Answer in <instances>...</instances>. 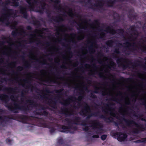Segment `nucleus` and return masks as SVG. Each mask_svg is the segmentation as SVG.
<instances>
[{
  "label": "nucleus",
  "mask_w": 146,
  "mask_h": 146,
  "mask_svg": "<svg viewBox=\"0 0 146 146\" xmlns=\"http://www.w3.org/2000/svg\"><path fill=\"white\" fill-rule=\"evenodd\" d=\"M86 70H88V72L90 75L93 76L97 73L98 70L95 68L92 69L90 65L85 64L84 67L83 66L78 68L76 77L68 81L67 83L70 87L75 89L74 96L70 97L66 100H65L62 95L63 89L57 90L56 92V96H52L48 92L41 91L40 94L37 95V97L39 100H43V102L48 104L54 108L56 107V104L57 102H60L65 106H69L71 108H68L66 107L62 110L63 114L65 115H69L74 114V111L73 108H78L82 106V108L80 113L82 115H88L87 118H89L93 115H97V114L92 113L90 108L86 103L84 102L81 104V100L83 98L86 92H88V85L92 84L91 80H88L87 78L83 76V74Z\"/></svg>",
  "instance_id": "obj_1"
},
{
  "label": "nucleus",
  "mask_w": 146,
  "mask_h": 146,
  "mask_svg": "<svg viewBox=\"0 0 146 146\" xmlns=\"http://www.w3.org/2000/svg\"><path fill=\"white\" fill-rule=\"evenodd\" d=\"M95 89L94 93L101 92L102 95H106L108 97L107 99L109 100L108 103L103 104L101 106L106 114L116 117L119 120L120 123L125 124L133 133H137L140 129L143 130L145 129L146 121L144 119L142 118L141 120L144 121L145 125L138 124L132 120L125 118V117L127 115L131 117L133 116L139 118L141 115H138L127 106L130 103V99L128 96H123L121 92L117 90L115 83L107 86L98 84L95 86Z\"/></svg>",
  "instance_id": "obj_2"
},
{
  "label": "nucleus",
  "mask_w": 146,
  "mask_h": 146,
  "mask_svg": "<svg viewBox=\"0 0 146 146\" xmlns=\"http://www.w3.org/2000/svg\"><path fill=\"white\" fill-rule=\"evenodd\" d=\"M111 26H108L106 28V29L104 30V31L112 35L117 34L121 35L123 37L124 40L126 42L123 44L119 43L117 45L118 47L121 46L123 47L125 50H128L131 52L136 51L138 49L142 52L146 53V45L144 46L140 44L138 46H137L135 45V42L131 43L129 42L134 41L136 38H135L132 34H131V36L127 38H126L124 35V30L123 29H115L111 28Z\"/></svg>",
  "instance_id": "obj_3"
},
{
  "label": "nucleus",
  "mask_w": 146,
  "mask_h": 146,
  "mask_svg": "<svg viewBox=\"0 0 146 146\" xmlns=\"http://www.w3.org/2000/svg\"><path fill=\"white\" fill-rule=\"evenodd\" d=\"M80 119L77 117H74L72 119H69L68 117L65 119V123L67 124L68 126L63 125L62 126V128L63 130L61 131L62 132L65 133L68 132V130L71 128L72 125L73 123L76 124H81L83 126V129L85 131H87L90 128H92L96 130L97 133L100 134L102 132V126L99 122L96 120L90 121L88 124L85 122L80 123Z\"/></svg>",
  "instance_id": "obj_4"
},
{
  "label": "nucleus",
  "mask_w": 146,
  "mask_h": 146,
  "mask_svg": "<svg viewBox=\"0 0 146 146\" xmlns=\"http://www.w3.org/2000/svg\"><path fill=\"white\" fill-rule=\"evenodd\" d=\"M138 76L141 80V82L134 89H131L132 98L134 102L136 99H139L146 109V74L138 73Z\"/></svg>",
  "instance_id": "obj_5"
},
{
  "label": "nucleus",
  "mask_w": 146,
  "mask_h": 146,
  "mask_svg": "<svg viewBox=\"0 0 146 146\" xmlns=\"http://www.w3.org/2000/svg\"><path fill=\"white\" fill-rule=\"evenodd\" d=\"M98 57L99 58L98 59V62L101 65L100 74L101 76H104L111 80L113 76L110 73V70L114 69L115 63L111 59L107 57L104 56H98Z\"/></svg>",
  "instance_id": "obj_6"
},
{
  "label": "nucleus",
  "mask_w": 146,
  "mask_h": 146,
  "mask_svg": "<svg viewBox=\"0 0 146 146\" xmlns=\"http://www.w3.org/2000/svg\"><path fill=\"white\" fill-rule=\"evenodd\" d=\"M33 76L28 74L25 79H23L19 76L17 75L14 78V81L18 83L19 85H21L25 88V92L26 93L28 90L32 91L34 90V88L31 83Z\"/></svg>",
  "instance_id": "obj_7"
},
{
  "label": "nucleus",
  "mask_w": 146,
  "mask_h": 146,
  "mask_svg": "<svg viewBox=\"0 0 146 146\" xmlns=\"http://www.w3.org/2000/svg\"><path fill=\"white\" fill-rule=\"evenodd\" d=\"M11 1L10 0H7V1L5 3V5L4 6L2 10L5 12L2 14V18H0V22L4 23L7 26H9L11 23L9 21V18L11 17L14 14V11L13 9H9L7 8L6 5L10 4Z\"/></svg>",
  "instance_id": "obj_8"
},
{
  "label": "nucleus",
  "mask_w": 146,
  "mask_h": 146,
  "mask_svg": "<svg viewBox=\"0 0 146 146\" xmlns=\"http://www.w3.org/2000/svg\"><path fill=\"white\" fill-rule=\"evenodd\" d=\"M43 56L41 57V58L40 59H38L37 61L38 63L40 64H49L48 62H50L51 63L52 62V58H48V56L49 55H42Z\"/></svg>",
  "instance_id": "obj_9"
},
{
  "label": "nucleus",
  "mask_w": 146,
  "mask_h": 146,
  "mask_svg": "<svg viewBox=\"0 0 146 146\" xmlns=\"http://www.w3.org/2000/svg\"><path fill=\"white\" fill-rule=\"evenodd\" d=\"M46 13L47 15V17L48 18H50L53 20L55 22L58 23H60V22L64 21L63 18L60 16L56 17L55 19L53 18V16L51 17V13L50 11L49 10H47L46 11Z\"/></svg>",
  "instance_id": "obj_10"
},
{
  "label": "nucleus",
  "mask_w": 146,
  "mask_h": 146,
  "mask_svg": "<svg viewBox=\"0 0 146 146\" xmlns=\"http://www.w3.org/2000/svg\"><path fill=\"white\" fill-rule=\"evenodd\" d=\"M117 61V63H118L119 64L123 66L124 68L128 67L129 65L131 63L127 59H123L121 58H118Z\"/></svg>",
  "instance_id": "obj_11"
},
{
  "label": "nucleus",
  "mask_w": 146,
  "mask_h": 146,
  "mask_svg": "<svg viewBox=\"0 0 146 146\" xmlns=\"http://www.w3.org/2000/svg\"><path fill=\"white\" fill-rule=\"evenodd\" d=\"M88 44H90V45L88 46V50L89 52H94V48H96L98 45L95 40H90L88 41Z\"/></svg>",
  "instance_id": "obj_12"
},
{
  "label": "nucleus",
  "mask_w": 146,
  "mask_h": 146,
  "mask_svg": "<svg viewBox=\"0 0 146 146\" xmlns=\"http://www.w3.org/2000/svg\"><path fill=\"white\" fill-rule=\"evenodd\" d=\"M115 135L117 137V139L119 141H127V135L124 133L121 132H116Z\"/></svg>",
  "instance_id": "obj_13"
},
{
  "label": "nucleus",
  "mask_w": 146,
  "mask_h": 146,
  "mask_svg": "<svg viewBox=\"0 0 146 146\" xmlns=\"http://www.w3.org/2000/svg\"><path fill=\"white\" fill-rule=\"evenodd\" d=\"M19 9L20 13L23 15V17L24 19H27L28 15L27 11V8L22 6H20Z\"/></svg>",
  "instance_id": "obj_14"
},
{
  "label": "nucleus",
  "mask_w": 146,
  "mask_h": 146,
  "mask_svg": "<svg viewBox=\"0 0 146 146\" xmlns=\"http://www.w3.org/2000/svg\"><path fill=\"white\" fill-rule=\"evenodd\" d=\"M41 75L42 77H45L46 78V80L48 82L50 81L54 83H56L57 82V78L52 77L50 75H46L45 72H44L43 73H41Z\"/></svg>",
  "instance_id": "obj_15"
},
{
  "label": "nucleus",
  "mask_w": 146,
  "mask_h": 146,
  "mask_svg": "<svg viewBox=\"0 0 146 146\" xmlns=\"http://www.w3.org/2000/svg\"><path fill=\"white\" fill-rule=\"evenodd\" d=\"M9 40L7 41L6 42L9 43V46L10 48H12V46H15V49L16 50H19V47L22 46H24V45L21 44L20 42L19 43V45H16L15 43L12 41V39L11 38H9Z\"/></svg>",
  "instance_id": "obj_16"
},
{
  "label": "nucleus",
  "mask_w": 146,
  "mask_h": 146,
  "mask_svg": "<svg viewBox=\"0 0 146 146\" xmlns=\"http://www.w3.org/2000/svg\"><path fill=\"white\" fill-rule=\"evenodd\" d=\"M50 1L54 3L55 5L54 6L55 9L60 10V11H61V9L63 10H64V9L62 7L61 4H60L58 6L57 5L60 4V3L61 2L60 0H50Z\"/></svg>",
  "instance_id": "obj_17"
},
{
  "label": "nucleus",
  "mask_w": 146,
  "mask_h": 146,
  "mask_svg": "<svg viewBox=\"0 0 146 146\" xmlns=\"http://www.w3.org/2000/svg\"><path fill=\"white\" fill-rule=\"evenodd\" d=\"M40 6H39L38 7V8H39V9L37 8L36 9V11L37 12L40 13H44V10L45 9L46 4L44 2H40Z\"/></svg>",
  "instance_id": "obj_18"
},
{
  "label": "nucleus",
  "mask_w": 146,
  "mask_h": 146,
  "mask_svg": "<svg viewBox=\"0 0 146 146\" xmlns=\"http://www.w3.org/2000/svg\"><path fill=\"white\" fill-rule=\"evenodd\" d=\"M134 12V10L133 9H131L128 11L127 16L130 20H133L135 19L136 16L133 14Z\"/></svg>",
  "instance_id": "obj_19"
},
{
  "label": "nucleus",
  "mask_w": 146,
  "mask_h": 146,
  "mask_svg": "<svg viewBox=\"0 0 146 146\" xmlns=\"http://www.w3.org/2000/svg\"><path fill=\"white\" fill-rule=\"evenodd\" d=\"M130 30L132 32L133 34L137 37L139 35V33L137 30L135 25H132L130 27Z\"/></svg>",
  "instance_id": "obj_20"
},
{
  "label": "nucleus",
  "mask_w": 146,
  "mask_h": 146,
  "mask_svg": "<svg viewBox=\"0 0 146 146\" xmlns=\"http://www.w3.org/2000/svg\"><path fill=\"white\" fill-rule=\"evenodd\" d=\"M0 99L3 101L5 103L9 100V98L7 95L0 94Z\"/></svg>",
  "instance_id": "obj_21"
},
{
  "label": "nucleus",
  "mask_w": 146,
  "mask_h": 146,
  "mask_svg": "<svg viewBox=\"0 0 146 146\" xmlns=\"http://www.w3.org/2000/svg\"><path fill=\"white\" fill-rule=\"evenodd\" d=\"M117 0H107L106 4L108 7H112L113 6L114 4L117 2Z\"/></svg>",
  "instance_id": "obj_22"
},
{
  "label": "nucleus",
  "mask_w": 146,
  "mask_h": 146,
  "mask_svg": "<svg viewBox=\"0 0 146 146\" xmlns=\"http://www.w3.org/2000/svg\"><path fill=\"white\" fill-rule=\"evenodd\" d=\"M114 43L115 42L112 40H108L105 42L106 45L110 47H112Z\"/></svg>",
  "instance_id": "obj_23"
},
{
  "label": "nucleus",
  "mask_w": 146,
  "mask_h": 146,
  "mask_svg": "<svg viewBox=\"0 0 146 146\" xmlns=\"http://www.w3.org/2000/svg\"><path fill=\"white\" fill-rule=\"evenodd\" d=\"M99 1V2H98L96 4H95L94 6L102 9L104 5V3H103V1L100 0Z\"/></svg>",
  "instance_id": "obj_24"
},
{
  "label": "nucleus",
  "mask_w": 146,
  "mask_h": 146,
  "mask_svg": "<svg viewBox=\"0 0 146 146\" xmlns=\"http://www.w3.org/2000/svg\"><path fill=\"white\" fill-rule=\"evenodd\" d=\"M98 30L99 31L101 32L99 35V38L102 39H104L106 37V33L102 32V29H98Z\"/></svg>",
  "instance_id": "obj_25"
},
{
  "label": "nucleus",
  "mask_w": 146,
  "mask_h": 146,
  "mask_svg": "<svg viewBox=\"0 0 146 146\" xmlns=\"http://www.w3.org/2000/svg\"><path fill=\"white\" fill-rule=\"evenodd\" d=\"M10 3L12 4L11 5L14 7H17L19 5V0H12V1Z\"/></svg>",
  "instance_id": "obj_26"
},
{
  "label": "nucleus",
  "mask_w": 146,
  "mask_h": 146,
  "mask_svg": "<svg viewBox=\"0 0 146 146\" xmlns=\"http://www.w3.org/2000/svg\"><path fill=\"white\" fill-rule=\"evenodd\" d=\"M31 23L33 24L34 25L40 27L41 25L40 22L37 20H33Z\"/></svg>",
  "instance_id": "obj_27"
},
{
  "label": "nucleus",
  "mask_w": 146,
  "mask_h": 146,
  "mask_svg": "<svg viewBox=\"0 0 146 146\" xmlns=\"http://www.w3.org/2000/svg\"><path fill=\"white\" fill-rule=\"evenodd\" d=\"M26 2L30 5L29 8L33 11L34 9V7L33 4L31 2V0H26Z\"/></svg>",
  "instance_id": "obj_28"
},
{
  "label": "nucleus",
  "mask_w": 146,
  "mask_h": 146,
  "mask_svg": "<svg viewBox=\"0 0 146 146\" xmlns=\"http://www.w3.org/2000/svg\"><path fill=\"white\" fill-rule=\"evenodd\" d=\"M19 34V33L18 32V29H16V30H13L11 32L12 35L14 37L16 36Z\"/></svg>",
  "instance_id": "obj_29"
},
{
  "label": "nucleus",
  "mask_w": 146,
  "mask_h": 146,
  "mask_svg": "<svg viewBox=\"0 0 146 146\" xmlns=\"http://www.w3.org/2000/svg\"><path fill=\"white\" fill-rule=\"evenodd\" d=\"M26 29L27 30H29L30 32L33 33H36L38 31L37 30H36L35 31H32V28L30 26H28L26 27Z\"/></svg>",
  "instance_id": "obj_30"
},
{
  "label": "nucleus",
  "mask_w": 146,
  "mask_h": 146,
  "mask_svg": "<svg viewBox=\"0 0 146 146\" xmlns=\"http://www.w3.org/2000/svg\"><path fill=\"white\" fill-rule=\"evenodd\" d=\"M32 42L35 43L37 45H38V44H41L42 43V41L40 40V39H35L34 41H33Z\"/></svg>",
  "instance_id": "obj_31"
},
{
  "label": "nucleus",
  "mask_w": 146,
  "mask_h": 146,
  "mask_svg": "<svg viewBox=\"0 0 146 146\" xmlns=\"http://www.w3.org/2000/svg\"><path fill=\"white\" fill-rule=\"evenodd\" d=\"M64 44H65V43H63L62 44V45L63 46H64L66 50H71V47L68 44H66V46H64Z\"/></svg>",
  "instance_id": "obj_32"
},
{
  "label": "nucleus",
  "mask_w": 146,
  "mask_h": 146,
  "mask_svg": "<svg viewBox=\"0 0 146 146\" xmlns=\"http://www.w3.org/2000/svg\"><path fill=\"white\" fill-rule=\"evenodd\" d=\"M51 44V43L50 42L48 41H46V42L44 43V44L46 45V46L45 47L44 49L45 50H47V47L49 46Z\"/></svg>",
  "instance_id": "obj_33"
},
{
  "label": "nucleus",
  "mask_w": 146,
  "mask_h": 146,
  "mask_svg": "<svg viewBox=\"0 0 146 146\" xmlns=\"http://www.w3.org/2000/svg\"><path fill=\"white\" fill-rule=\"evenodd\" d=\"M92 135H90L88 137L89 138H90L91 140H92V138H98L99 137V136L98 135H94L93 136H92Z\"/></svg>",
  "instance_id": "obj_34"
},
{
  "label": "nucleus",
  "mask_w": 146,
  "mask_h": 146,
  "mask_svg": "<svg viewBox=\"0 0 146 146\" xmlns=\"http://www.w3.org/2000/svg\"><path fill=\"white\" fill-rule=\"evenodd\" d=\"M16 22L15 21L13 23L14 25H11L10 26V27L11 29H13V30H16V29H17L15 27V25H17V23H16Z\"/></svg>",
  "instance_id": "obj_35"
},
{
  "label": "nucleus",
  "mask_w": 146,
  "mask_h": 146,
  "mask_svg": "<svg viewBox=\"0 0 146 146\" xmlns=\"http://www.w3.org/2000/svg\"><path fill=\"white\" fill-rule=\"evenodd\" d=\"M16 63L15 62H13L9 64V66L11 68L15 67L16 66Z\"/></svg>",
  "instance_id": "obj_36"
},
{
  "label": "nucleus",
  "mask_w": 146,
  "mask_h": 146,
  "mask_svg": "<svg viewBox=\"0 0 146 146\" xmlns=\"http://www.w3.org/2000/svg\"><path fill=\"white\" fill-rule=\"evenodd\" d=\"M94 24L96 25L99 26L100 24V22L99 21L98 19H95L94 20V22L93 23Z\"/></svg>",
  "instance_id": "obj_37"
},
{
  "label": "nucleus",
  "mask_w": 146,
  "mask_h": 146,
  "mask_svg": "<svg viewBox=\"0 0 146 146\" xmlns=\"http://www.w3.org/2000/svg\"><path fill=\"white\" fill-rule=\"evenodd\" d=\"M78 64V63L77 61L75 62H74L71 63V64L74 67H76L77 66Z\"/></svg>",
  "instance_id": "obj_38"
},
{
  "label": "nucleus",
  "mask_w": 146,
  "mask_h": 146,
  "mask_svg": "<svg viewBox=\"0 0 146 146\" xmlns=\"http://www.w3.org/2000/svg\"><path fill=\"white\" fill-rule=\"evenodd\" d=\"M54 62L56 63L59 64L60 62V59L58 57L57 58H54Z\"/></svg>",
  "instance_id": "obj_39"
},
{
  "label": "nucleus",
  "mask_w": 146,
  "mask_h": 146,
  "mask_svg": "<svg viewBox=\"0 0 146 146\" xmlns=\"http://www.w3.org/2000/svg\"><path fill=\"white\" fill-rule=\"evenodd\" d=\"M117 19V22H119L120 21V16L119 15H118L117 16V17L116 18H115L114 17V19Z\"/></svg>",
  "instance_id": "obj_40"
},
{
  "label": "nucleus",
  "mask_w": 146,
  "mask_h": 146,
  "mask_svg": "<svg viewBox=\"0 0 146 146\" xmlns=\"http://www.w3.org/2000/svg\"><path fill=\"white\" fill-rule=\"evenodd\" d=\"M69 11H70V12H69L68 13L69 16L71 17L74 16V14L72 12V9H69Z\"/></svg>",
  "instance_id": "obj_41"
},
{
  "label": "nucleus",
  "mask_w": 146,
  "mask_h": 146,
  "mask_svg": "<svg viewBox=\"0 0 146 146\" xmlns=\"http://www.w3.org/2000/svg\"><path fill=\"white\" fill-rule=\"evenodd\" d=\"M119 48L117 47L115 48L114 50V52L116 54H118L119 53Z\"/></svg>",
  "instance_id": "obj_42"
},
{
  "label": "nucleus",
  "mask_w": 146,
  "mask_h": 146,
  "mask_svg": "<svg viewBox=\"0 0 146 146\" xmlns=\"http://www.w3.org/2000/svg\"><path fill=\"white\" fill-rule=\"evenodd\" d=\"M106 137L107 135H103L101 137V139L102 140H104L106 139Z\"/></svg>",
  "instance_id": "obj_43"
},
{
  "label": "nucleus",
  "mask_w": 146,
  "mask_h": 146,
  "mask_svg": "<svg viewBox=\"0 0 146 146\" xmlns=\"http://www.w3.org/2000/svg\"><path fill=\"white\" fill-rule=\"evenodd\" d=\"M56 129L55 128H51L50 129V132L51 133H53L54 132H55V131H56Z\"/></svg>",
  "instance_id": "obj_44"
},
{
  "label": "nucleus",
  "mask_w": 146,
  "mask_h": 146,
  "mask_svg": "<svg viewBox=\"0 0 146 146\" xmlns=\"http://www.w3.org/2000/svg\"><path fill=\"white\" fill-rule=\"evenodd\" d=\"M6 141L7 143L9 145L11 144L12 143V142L9 139H6Z\"/></svg>",
  "instance_id": "obj_45"
},
{
  "label": "nucleus",
  "mask_w": 146,
  "mask_h": 146,
  "mask_svg": "<svg viewBox=\"0 0 146 146\" xmlns=\"http://www.w3.org/2000/svg\"><path fill=\"white\" fill-rule=\"evenodd\" d=\"M26 63V64L25 66L26 67L28 68L30 67L32 64H30L28 62H27Z\"/></svg>",
  "instance_id": "obj_46"
},
{
  "label": "nucleus",
  "mask_w": 146,
  "mask_h": 146,
  "mask_svg": "<svg viewBox=\"0 0 146 146\" xmlns=\"http://www.w3.org/2000/svg\"><path fill=\"white\" fill-rule=\"evenodd\" d=\"M5 117L4 116H0V121H4Z\"/></svg>",
  "instance_id": "obj_47"
},
{
  "label": "nucleus",
  "mask_w": 146,
  "mask_h": 146,
  "mask_svg": "<svg viewBox=\"0 0 146 146\" xmlns=\"http://www.w3.org/2000/svg\"><path fill=\"white\" fill-rule=\"evenodd\" d=\"M117 2H123L124 1H128L129 0H117Z\"/></svg>",
  "instance_id": "obj_48"
},
{
  "label": "nucleus",
  "mask_w": 146,
  "mask_h": 146,
  "mask_svg": "<svg viewBox=\"0 0 146 146\" xmlns=\"http://www.w3.org/2000/svg\"><path fill=\"white\" fill-rule=\"evenodd\" d=\"M23 69V68L22 67L19 66L18 67L17 70L18 71H21Z\"/></svg>",
  "instance_id": "obj_49"
},
{
  "label": "nucleus",
  "mask_w": 146,
  "mask_h": 146,
  "mask_svg": "<svg viewBox=\"0 0 146 146\" xmlns=\"http://www.w3.org/2000/svg\"><path fill=\"white\" fill-rule=\"evenodd\" d=\"M90 96L92 98H95L96 97L95 96L94 94L92 93H91Z\"/></svg>",
  "instance_id": "obj_50"
},
{
  "label": "nucleus",
  "mask_w": 146,
  "mask_h": 146,
  "mask_svg": "<svg viewBox=\"0 0 146 146\" xmlns=\"http://www.w3.org/2000/svg\"><path fill=\"white\" fill-rule=\"evenodd\" d=\"M59 46L56 47V46H54V48H53V49L54 50H59Z\"/></svg>",
  "instance_id": "obj_51"
},
{
  "label": "nucleus",
  "mask_w": 146,
  "mask_h": 146,
  "mask_svg": "<svg viewBox=\"0 0 146 146\" xmlns=\"http://www.w3.org/2000/svg\"><path fill=\"white\" fill-rule=\"evenodd\" d=\"M5 43V42L4 41H0V46L4 45Z\"/></svg>",
  "instance_id": "obj_52"
},
{
  "label": "nucleus",
  "mask_w": 146,
  "mask_h": 146,
  "mask_svg": "<svg viewBox=\"0 0 146 146\" xmlns=\"http://www.w3.org/2000/svg\"><path fill=\"white\" fill-rule=\"evenodd\" d=\"M70 35L72 37H75L76 36V34L74 33H72L70 34Z\"/></svg>",
  "instance_id": "obj_53"
},
{
  "label": "nucleus",
  "mask_w": 146,
  "mask_h": 146,
  "mask_svg": "<svg viewBox=\"0 0 146 146\" xmlns=\"http://www.w3.org/2000/svg\"><path fill=\"white\" fill-rule=\"evenodd\" d=\"M143 141H141V140H138L135 141V142L136 143H138L142 142Z\"/></svg>",
  "instance_id": "obj_54"
},
{
  "label": "nucleus",
  "mask_w": 146,
  "mask_h": 146,
  "mask_svg": "<svg viewBox=\"0 0 146 146\" xmlns=\"http://www.w3.org/2000/svg\"><path fill=\"white\" fill-rule=\"evenodd\" d=\"M62 138H60V139H59V140L58 141V143H61V141H62Z\"/></svg>",
  "instance_id": "obj_55"
},
{
  "label": "nucleus",
  "mask_w": 146,
  "mask_h": 146,
  "mask_svg": "<svg viewBox=\"0 0 146 146\" xmlns=\"http://www.w3.org/2000/svg\"><path fill=\"white\" fill-rule=\"evenodd\" d=\"M29 36L32 38L33 37V36H35V35L32 34H29Z\"/></svg>",
  "instance_id": "obj_56"
},
{
  "label": "nucleus",
  "mask_w": 146,
  "mask_h": 146,
  "mask_svg": "<svg viewBox=\"0 0 146 146\" xmlns=\"http://www.w3.org/2000/svg\"><path fill=\"white\" fill-rule=\"evenodd\" d=\"M34 0V3L35 4H36L38 3V1L37 0Z\"/></svg>",
  "instance_id": "obj_57"
},
{
  "label": "nucleus",
  "mask_w": 146,
  "mask_h": 146,
  "mask_svg": "<svg viewBox=\"0 0 146 146\" xmlns=\"http://www.w3.org/2000/svg\"><path fill=\"white\" fill-rule=\"evenodd\" d=\"M67 28L70 31H71L73 29L72 28H71L69 27H68Z\"/></svg>",
  "instance_id": "obj_58"
},
{
  "label": "nucleus",
  "mask_w": 146,
  "mask_h": 146,
  "mask_svg": "<svg viewBox=\"0 0 146 146\" xmlns=\"http://www.w3.org/2000/svg\"><path fill=\"white\" fill-rule=\"evenodd\" d=\"M3 60L1 58L0 60V63H2L3 62Z\"/></svg>",
  "instance_id": "obj_59"
},
{
  "label": "nucleus",
  "mask_w": 146,
  "mask_h": 146,
  "mask_svg": "<svg viewBox=\"0 0 146 146\" xmlns=\"http://www.w3.org/2000/svg\"><path fill=\"white\" fill-rule=\"evenodd\" d=\"M102 47L104 48H105V49H107V47L105 46V45H103L102 46Z\"/></svg>",
  "instance_id": "obj_60"
},
{
  "label": "nucleus",
  "mask_w": 146,
  "mask_h": 146,
  "mask_svg": "<svg viewBox=\"0 0 146 146\" xmlns=\"http://www.w3.org/2000/svg\"><path fill=\"white\" fill-rule=\"evenodd\" d=\"M88 3L90 4H91V0H88Z\"/></svg>",
  "instance_id": "obj_61"
},
{
  "label": "nucleus",
  "mask_w": 146,
  "mask_h": 146,
  "mask_svg": "<svg viewBox=\"0 0 146 146\" xmlns=\"http://www.w3.org/2000/svg\"><path fill=\"white\" fill-rule=\"evenodd\" d=\"M72 42L75 44L76 43V42L75 40L72 41Z\"/></svg>",
  "instance_id": "obj_62"
},
{
  "label": "nucleus",
  "mask_w": 146,
  "mask_h": 146,
  "mask_svg": "<svg viewBox=\"0 0 146 146\" xmlns=\"http://www.w3.org/2000/svg\"><path fill=\"white\" fill-rule=\"evenodd\" d=\"M61 27H64V25H63V24H62L61 25Z\"/></svg>",
  "instance_id": "obj_63"
},
{
  "label": "nucleus",
  "mask_w": 146,
  "mask_h": 146,
  "mask_svg": "<svg viewBox=\"0 0 146 146\" xmlns=\"http://www.w3.org/2000/svg\"><path fill=\"white\" fill-rule=\"evenodd\" d=\"M144 27H145V29H146V23L144 24Z\"/></svg>",
  "instance_id": "obj_64"
}]
</instances>
